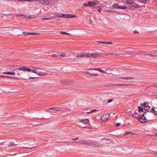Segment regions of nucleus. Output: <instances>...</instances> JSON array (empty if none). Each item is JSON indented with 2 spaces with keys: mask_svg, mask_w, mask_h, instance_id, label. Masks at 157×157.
Listing matches in <instances>:
<instances>
[{
  "mask_svg": "<svg viewBox=\"0 0 157 157\" xmlns=\"http://www.w3.org/2000/svg\"><path fill=\"white\" fill-rule=\"evenodd\" d=\"M90 56H89V57H92L93 58H97L98 57L101 56V55H108V54H107L106 53H99L98 54H95L94 53H92L90 54ZM109 55H110L111 56H116V55H121V54H117V53H110L109 54Z\"/></svg>",
  "mask_w": 157,
  "mask_h": 157,
  "instance_id": "obj_1",
  "label": "nucleus"
},
{
  "mask_svg": "<svg viewBox=\"0 0 157 157\" xmlns=\"http://www.w3.org/2000/svg\"><path fill=\"white\" fill-rule=\"evenodd\" d=\"M33 1L39 2L41 4L46 5L49 4L51 2L49 0H29V2H31Z\"/></svg>",
  "mask_w": 157,
  "mask_h": 157,
  "instance_id": "obj_2",
  "label": "nucleus"
},
{
  "mask_svg": "<svg viewBox=\"0 0 157 157\" xmlns=\"http://www.w3.org/2000/svg\"><path fill=\"white\" fill-rule=\"evenodd\" d=\"M146 112H144L140 118H139V121L140 123H144L147 122V121H146V117L144 116V115H146Z\"/></svg>",
  "mask_w": 157,
  "mask_h": 157,
  "instance_id": "obj_3",
  "label": "nucleus"
},
{
  "mask_svg": "<svg viewBox=\"0 0 157 157\" xmlns=\"http://www.w3.org/2000/svg\"><path fill=\"white\" fill-rule=\"evenodd\" d=\"M109 117V114H104L101 116V120L103 121H107Z\"/></svg>",
  "mask_w": 157,
  "mask_h": 157,
  "instance_id": "obj_4",
  "label": "nucleus"
},
{
  "mask_svg": "<svg viewBox=\"0 0 157 157\" xmlns=\"http://www.w3.org/2000/svg\"><path fill=\"white\" fill-rule=\"evenodd\" d=\"M98 1H95L94 2H90L87 3H85L84 4V5L85 6H93L96 5L98 3Z\"/></svg>",
  "mask_w": 157,
  "mask_h": 157,
  "instance_id": "obj_5",
  "label": "nucleus"
},
{
  "mask_svg": "<svg viewBox=\"0 0 157 157\" xmlns=\"http://www.w3.org/2000/svg\"><path fill=\"white\" fill-rule=\"evenodd\" d=\"M112 86H134L135 85L128 84H113Z\"/></svg>",
  "mask_w": 157,
  "mask_h": 157,
  "instance_id": "obj_6",
  "label": "nucleus"
},
{
  "mask_svg": "<svg viewBox=\"0 0 157 157\" xmlns=\"http://www.w3.org/2000/svg\"><path fill=\"white\" fill-rule=\"evenodd\" d=\"M18 144H14V143L13 142H11L10 144L9 145V146L11 147H16L17 145Z\"/></svg>",
  "mask_w": 157,
  "mask_h": 157,
  "instance_id": "obj_7",
  "label": "nucleus"
},
{
  "mask_svg": "<svg viewBox=\"0 0 157 157\" xmlns=\"http://www.w3.org/2000/svg\"><path fill=\"white\" fill-rule=\"evenodd\" d=\"M81 121L84 123L88 124L89 125H90L89 121L88 119H85L84 120H81Z\"/></svg>",
  "mask_w": 157,
  "mask_h": 157,
  "instance_id": "obj_8",
  "label": "nucleus"
},
{
  "mask_svg": "<svg viewBox=\"0 0 157 157\" xmlns=\"http://www.w3.org/2000/svg\"><path fill=\"white\" fill-rule=\"evenodd\" d=\"M132 117L136 118H139L140 115L138 114H136V112H135L133 115H132Z\"/></svg>",
  "mask_w": 157,
  "mask_h": 157,
  "instance_id": "obj_9",
  "label": "nucleus"
},
{
  "mask_svg": "<svg viewBox=\"0 0 157 157\" xmlns=\"http://www.w3.org/2000/svg\"><path fill=\"white\" fill-rule=\"evenodd\" d=\"M79 143L80 144H86V145H90V143L89 142H87V141H86V142L83 141V142H82V141H81V142H79Z\"/></svg>",
  "mask_w": 157,
  "mask_h": 157,
  "instance_id": "obj_10",
  "label": "nucleus"
},
{
  "mask_svg": "<svg viewBox=\"0 0 157 157\" xmlns=\"http://www.w3.org/2000/svg\"><path fill=\"white\" fill-rule=\"evenodd\" d=\"M61 82L63 85H65L68 84V82H67L64 80H61Z\"/></svg>",
  "mask_w": 157,
  "mask_h": 157,
  "instance_id": "obj_11",
  "label": "nucleus"
},
{
  "mask_svg": "<svg viewBox=\"0 0 157 157\" xmlns=\"http://www.w3.org/2000/svg\"><path fill=\"white\" fill-rule=\"evenodd\" d=\"M147 0H138V1L140 3H143L144 4H146L147 3Z\"/></svg>",
  "mask_w": 157,
  "mask_h": 157,
  "instance_id": "obj_12",
  "label": "nucleus"
},
{
  "mask_svg": "<svg viewBox=\"0 0 157 157\" xmlns=\"http://www.w3.org/2000/svg\"><path fill=\"white\" fill-rule=\"evenodd\" d=\"M155 53H153L152 52H151V53L149 52V54H148V56H155Z\"/></svg>",
  "mask_w": 157,
  "mask_h": 157,
  "instance_id": "obj_13",
  "label": "nucleus"
},
{
  "mask_svg": "<svg viewBox=\"0 0 157 157\" xmlns=\"http://www.w3.org/2000/svg\"><path fill=\"white\" fill-rule=\"evenodd\" d=\"M147 104V103L146 102H144V103L142 104H141V105L142 106H144V107H145L144 108V109L145 110H146V111H147V109H146V107L147 106H146V104Z\"/></svg>",
  "mask_w": 157,
  "mask_h": 157,
  "instance_id": "obj_14",
  "label": "nucleus"
},
{
  "mask_svg": "<svg viewBox=\"0 0 157 157\" xmlns=\"http://www.w3.org/2000/svg\"><path fill=\"white\" fill-rule=\"evenodd\" d=\"M134 4L132 6H134L135 8H140V6L138 4L134 3Z\"/></svg>",
  "mask_w": 157,
  "mask_h": 157,
  "instance_id": "obj_15",
  "label": "nucleus"
},
{
  "mask_svg": "<svg viewBox=\"0 0 157 157\" xmlns=\"http://www.w3.org/2000/svg\"><path fill=\"white\" fill-rule=\"evenodd\" d=\"M119 6L117 4H115L113 5V7L114 8H119Z\"/></svg>",
  "mask_w": 157,
  "mask_h": 157,
  "instance_id": "obj_16",
  "label": "nucleus"
},
{
  "mask_svg": "<svg viewBox=\"0 0 157 157\" xmlns=\"http://www.w3.org/2000/svg\"><path fill=\"white\" fill-rule=\"evenodd\" d=\"M82 56H84V57H89V56H90V53L88 52L87 53H84V54H82Z\"/></svg>",
  "mask_w": 157,
  "mask_h": 157,
  "instance_id": "obj_17",
  "label": "nucleus"
},
{
  "mask_svg": "<svg viewBox=\"0 0 157 157\" xmlns=\"http://www.w3.org/2000/svg\"><path fill=\"white\" fill-rule=\"evenodd\" d=\"M120 78H123L125 79H133L134 78L131 77H120Z\"/></svg>",
  "mask_w": 157,
  "mask_h": 157,
  "instance_id": "obj_18",
  "label": "nucleus"
},
{
  "mask_svg": "<svg viewBox=\"0 0 157 157\" xmlns=\"http://www.w3.org/2000/svg\"><path fill=\"white\" fill-rule=\"evenodd\" d=\"M119 9H121L124 10H127V7L124 6H120L119 7Z\"/></svg>",
  "mask_w": 157,
  "mask_h": 157,
  "instance_id": "obj_19",
  "label": "nucleus"
},
{
  "mask_svg": "<svg viewBox=\"0 0 157 157\" xmlns=\"http://www.w3.org/2000/svg\"><path fill=\"white\" fill-rule=\"evenodd\" d=\"M60 33L61 34H67V35H70V34L68 33H66V32H63V31H61L60 32Z\"/></svg>",
  "mask_w": 157,
  "mask_h": 157,
  "instance_id": "obj_20",
  "label": "nucleus"
},
{
  "mask_svg": "<svg viewBox=\"0 0 157 157\" xmlns=\"http://www.w3.org/2000/svg\"><path fill=\"white\" fill-rule=\"evenodd\" d=\"M138 111L139 112H144L143 111V109L141 108V107H140V106H138Z\"/></svg>",
  "mask_w": 157,
  "mask_h": 157,
  "instance_id": "obj_21",
  "label": "nucleus"
},
{
  "mask_svg": "<svg viewBox=\"0 0 157 157\" xmlns=\"http://www.w3.org/2000/svg\"><path fill=\"white\" fill-rule=\"evenodd\" d=\"M90 75L92 76H96L98 75V74H95L93 72H90Z\"/></svg>",
  "mask_w": 157,
  "mask_h": 157,
  "instance_id": "obj_22",
  "label": "nucleus"
},
{
  "mask_svg": "<svg viewBox=\"0 0 157 157\" xmlns=\"http://www.w3.org/2000/svg\"><path fill=\"white\" fill-rule=\"evenodd\" d=\"M22 34H24L23 36L31 35V33L30 32H23Z\"/></svg>",
  "mask_w": 157,
  "mask_h": 157,
  "instance_id": "obj_23",
  "label": "nucleus"
},
{
  "mask_svg": "<svg viewBox=\"0 0 157 157\" xmlns=\"http://www.w3.org/2000/svg\"><path fill=\"white\" fill-rule=\"evenodd\" d=\"M36 147H36H20V148H30V149H32L33 148H35Z\"/></svg>",
  "mask_w": 157,
  "mask_h": 157,
  "instance_id": "obj_24",
  "label": "nucleus"
},
{
  "mask_svg": "<svg viewBox=\"0 0 157 157\" xmlns=\"http://www.w3.org/2000/svg\"><path fill=\"white\" fill-rule=\"evenodd\" d=\"M133 3H134V2L132 0H128V4H133Z\"/></svg>",
  "mask_w": 157,
  "mask_h": 157,
  "instance_id": "obj_25",
  "label": "nucleus"
},
{
  "mask_svg": "<svg viewBox=\"0 0 157 157\" xmlns=\"http://www.w3.org/2000/svg\"><path fill=\"white\" fill-rule=\"evenodd\" d=\"M134 133L131 131H129L126 133V135H128V134H133Z\"/></svg>",
  "mask_w": 157,
  "mask_h": 157,
  "instance_id": "obj_26",
  "label": "nucleus"
},
{
  "mask_svg": "<svg viewBox=\"0 0 157 157\" xmlns=\"http://www.w3.org/2000/svg\"><path fill=\"white\" fill-rule=\"evenodd\" d=\"M52 18H53V17H47V18H41V19L42 20H49V19H52Z\"/></svg>",
  "mask_w": 157,
  "mask_h": 157,
  "instance_id": "obj_27",
  "label": "nucleus"
},
{
  "mask_svg": "<svg viewBox=\"0 0 157 157\" xmlns=\"http://www.w3.org/2000/svg\"><path fill=\"white\" fill-rule=\"evenodd\" d=\"M42 76H46L48 75L49 74L48 73L43 72L42 74Z\"/></svg>",
  "mask_w": 157,
  "mask_h": 157,
  "instance_id": "obj_28",
  "label": "nucleus"
},
{
  "mask_svg": "<svg viewBox=\"0 0 157 157\" xmlns=\"http://www.w3.org/2000/svg\"><path fill=\"white\" fill-rule=\"evenodd\" d=\"M105 44H113V43L111 42H107L105 41Z\"/></svg>",
  "mask_w": 157,
  "mask_h": 157,
  "instance_id": "obj_29",
  "label": "nucleus"
},
{
  "mask_svg": "<svg viewBox=\"0 0 157 157\" xmlns=\"http://www.w3.org/2000/svg\"><path fill=\"white\" fill-rule=\"evenodd\" d=\"M140 53L139 52H134L133 54V55L136 56V55L139 54Z\"/></svg>",
  "mask_w": 157,
  "mask_h": 157,
  "instance_id": "obj_30",
  "label": "nucleus"
},
{
  "mask_svg": "<svg viewBox=\"0 0 157 157\" xmlns=\"http://www.w3.org/2000/svg\"><path fill=\"white\" fill-rule=\"evenodd\" d=\"M2 78H12V79L13 77H10V76H2Z\"/></svg>",
  "mask_w": 157,
  "mask_h": 157,
  "instance_id": "obj_31",
  "label": "nucleus"
},
{
  "mask_svg": "<svg viewBox=\"0 0 157 157\" xmlns=\"http://www.w3.org/2000/svg\"><path fill=\"white\" fill-rule=\"evenodd\" d=\"M76 17V16L75 15H69V18H74V17Z\"/></svg>",
  "mask_w": 157,
  "mask_h": 157,
  "instance_id": "obj_32",
  "label": "nucleus"
},
{
  "mask_svg": "<svg viewBox=\"0 0 157 157\" xmlns=\"http://www.w3.org/2000/svg\"><path fill=\"white\" fill-rule=\"evenodd\" d=\"M153 93L152 92H149L148 93V95L153 96Z\"/></svg>",
  "mask_w": 157,
  "mask_h": 157,
  "instance_id": "obj_33",
  "label": "nucleus"
},
{
  "mask_svg": "<svg viewBox=\"0 0 157 157\" xmlns=\"http://www.w3.org/2000/svg\"><path fill=\"white\" fill-rule=\"evenodd\" d=\"M58 56H59V55H57L54 54H53L52 55V56L53 57H58Z\"/></svg>",
  "mask_w": 157,
  "mask_h": 157,
  "instance_id": "obj_34",
  "label": "nucleus"
},
{
  "mask_svg": "<svg viewBox=\"0 0 157 157\" xmlns=\"http://www.w3.org/2000/svg\"><path fill=\"white\" fill-rule=\"evenodd\" d=\"M133 33L134 34H138L139 33V32L137 30H135L133 31Z\"/></svg>",
  "mask_w": 157,
  "mask_h": 157,
  "instance_id": "obj_35",
  "label": "nucleus"
},
{
  "mask_svg": "<svg viewBox=\"0 0 157 157\" xmlns=\"http://www.w3.org/2000/svg\"><path fill=\"white\" fill-rule=\"evenodd\" d=\"M76 57H77V58H78V57H83V56H82V54H79V55H77L76 56Z\"/></svg>",
  "mask_w": 157,
  "mask_h": 157,
  "instance_id": "obj_36",
  "label": "nucleus"
},
{
  "mask_svg": "<svg viewBox=\"0 0 157 157\" xmlns=\"http://www.w3.org/2000/svg\"><path fill=\"white\" fill-rule=\"evenodd\" d=\"M60 56H63V57H65L66 56V55L64 53H62L60 55Z\"/></svg>",
  "mask_w": 157,
  "mask_h": 157,
  "instance_id": "obj_37",
  "label": "nucleus"
},
{
  "mask_svg": "<svg viewBox=\"0 0 157 157\" xmlns=\"http://www.w3.org/2000/svg\"><path fill=\"white\" fill-rule=\"evenodd\" d=\"M27 68L25 67H23V71H26Z\"/></svg>",
  "mask_w": 157,
  "mask_h": 157,
  "instance_id": "obj_38",
  "label": "nucleus"
},
{
  "mask_svg": "<svg viewBox=\"0 0 157 157\" xmlns=\"http://www.w3.org/2000/svg\"><path fill=\"white\" fill-rule=\"evenodd\" d=\"M122 2L124 3H125L126 4H128V0H122Z\"/></svg>",
  "mask_w": 157,
  "mask_h": 157,
  "instance_id": "obj_39",
  "label": "nucleus"
},
{
  "mask_svg": "<svg viewBox=\"0 0 157 157\" xmlns=\"http://www.w3.org/2000/svg\"><path fill=\"white\" fill-rule=\"evenodd\" d=\"M42 72H40L39 73H37V75H38L40 76H42Z\"/></svg>",
  "mask_w": 157,
  "mask_h": 157,
  "instance_id": "obj_40",
  "label": "nucleus"
},
{
  "mask_svg": "<svg viewBox=\"0 0 157 157\" xmlns=\"http://www.w3.org/2000/svg\"><path fill=\"white\" fill-rule=\"evenodd\" d=\"M31 71L35 73H36L37 74V72H36V71L35 70H31Z\"/></svg>",
  "mask_w": 157,
  "mask_h": 157,
  "instance_id": "obj_41",
  "label": "nucleus"
},
{
  "mask_svg": "<svg viewBox=\"0 0 157 157\" xmlns=\"http://www.w3.org/2000/svg\"><path fill=\"white\" fill-rule=\"evenodd\" d=\"M31 35L34 34V35H37L39 34V33H31Z\"/></svg>",
  "mask_w": 157,
  "mask_h": 157,
  "instance_id": "obj_42",
  "label": "nucleus"
},
{
  "mask_svg": "<svg viewBox=\"0 0 157 157\" xmlns=\"http://www.w3.org/2000/svg\"><path fill=\"white\" fill-rule=\"evenodd\" d=\"M31 70H32L30 68H27L26 71L28 72H30L31 71Z\"/></svg>",
  "mask_w": 157,
  "mask_h": 157,
  "instance_id": "obj_43",
  "label": "nucleus"
},
{
  "mask_svg": "<svg viewBox=\"0 0 157 157\" xmlns=\"http://www.w3.org/2000/svg\"><path fill=\"white\" fill-rule=\"evenodd\" d=\"M61 14L62 13H58L57 14V16L58 17H62V15H61Z\"/></svg>",
  "mask_w": 157,
  "mask_h": 157,
  "instance_id": "obj_44",
  "label": "nucleus"
},
{
  "mask_svg": "<svg viewBox=\"0 0 157 157\" xmlns=\"http://www.w3.org/2000/svg\"><path fill=\"white\" fill-rule=\"evenodd\" d=\"M113 100L112 99H110L108 100L107 102L108 103H109L113 101Z\"/></svg>",
  "mask_w": 157,
  "mask_h": 157,
  "instance_id": "obj_45",
  "label": "nucleus"
},
{
  "mask_svg": "<svg viewBox=\"0 0 157 157\" xmlns=\"http://www.w3.org/2000/svg\"><path fill=\"white\" fill-rule=\"evenodd\" d=\"M64 111V109H63L62 108H60V110H59L60 112H62Z\"/></svg>",
  "mask_w": 157,
  "mask_h": 157,
  "instance_id": "obj_46",
  "label": "nucleus"
},
{
  "mask_svg": "<svg viewBox=\"0 0 157 157\" xmlns=\"http://www.w3.org/2000/svg\"><path fill=\"white\" fill-rule=\"evenodd\" d=\"M66 14H61L62 15V17H63V18H66Z\"/></svg>",
  "mask_w": 157,
  "mask_h": 157,
  "instance_id": "obj_47",
  "label": "nucleus"
},
{
  "mask_svg": "<svg viewBox=\"0 0 157 157\" xmlns=\"http://www.w3.org/2000/svg\"><path fill=\"white\" fill-rule=\"evenodd\" d=\"M35 17H33L32 16H29L28 17V18H30V19H32V18H34Z\"/></svg>",
  "mask_w": 157,
  "mask_h": 157,
  "instance_id": "obj_48",
  "label": "nucleus"
},
{
  "mask_svg": "<svg viewBox=\"0 0 157 157\" xmlns=\"http://www.w3.org/2000/svg\"><path fill=\"white\" fill-rule=\"evenodd\" d=\"M134 52H133L132 51H131L129 52V54H130V55H133V54H134Z\"/></svg>",
  "mask_w": 157,
  "mask_h": 157,
  "instance_id": "obj_49",
  "label": "nucleus"
},
{
  "mask_svg": "<svg viewBox=\"0 0 157 157\" xmlns=\"http://www.w3.org/2000/svg\"><path fill=\"white\" fill-rule=\"evenodd\" d=\"M59 110H60V108H59V107H57V108H56L55 109V110H54V111H59Z\"/></svg>",
  "mask_w": 157,
  "mask_h": 157,
  "instance_id": "obj_50",
  "label": "nucleus"
},
{
  "mask_svg": "<svg viewBox=\"0 0 157 157\" xmlns=\"http://www.w3.org/2000/svg\"><path fill=\"white\" fill-rule=\"evenodd\" d=\"M153 96H156L157 97V93H153Z\"/></svg>",
  "mask_w": 157,
  "mask_h": 157,
  "instance_id": "obj_51",
  "label": "nucleus"
},
{
  "mask_svg": "<svg viewBox=\"0 0 157 157\" xmlns=\"http://www.w3.org/2000/svg\"><path fill=\"white\" fill-rule=\"evenodd\" d=\"M15 73L13 72V71H12V72H10V75H15Z\"/></svg>",
  "mask_w": 157,
  "mask_h": 157,
  "instance_id": "obj_52",
  "label": "nucleus"
},
{
  "mask_svg": "<svg viewBox=\"0 0 157 157\" xmlns=\"http://www.w3.org/2000/svg\"><path fill=\"white\" fill-rule=\"evenodd\" d=\"M94 70L96 71H99L100 72V71L101 70V69L100 68H98V69H95Z\"/></svg>",
  "mask_w": 157,
  "mask_h": 157,
  "instance_id": "obj_53",
  "label": "nucleus"
},
{
  "mask_svg": "<svg viewBox=\"0 0 157 157\" xmlns=\"http://www.w3.org/2000/svg\"><path fill=\"white\" fill-rule=\"evenodd\" d=\"M78 137H77V138H73V139H72V140H78Z\"/></svg>",
  "mask_w": 157,
  "mask_h": 157,
  "instance_id": "obj_54",
  "label": "nucleus"
},
{
  "mask_svg": "<svg viewBox=\"0 0 157 157\" xmlns=\"http://www.w3.org/2000/svg\"><path fill=\"white\" fill-rule=\"evenodd\" d=\"M12 79H17V80H19V78L17 77H13Z\"/></svg>",
  "mask_w": 157,
  "mask_h": 157,
  "instance_id": "obj_55",
  "label": "nucleus"
},
{
  "mask_svg": "<svg viewBox=\"0 0 157 157\" xmlns=\"http://www.w3.org/2000/svg\"><path fill=\"white\" fill-rule=\"evenodd\" d=\"M120 125H121V124L119 123H116V126H120Z\"/></svg>",
  "mask_w": 157,
  "mask_h": 157,
  "instance_id": "obj_56",
  "label": "nucleus"
},
{
  "mask_svg": "<svg viewBox=\"0 0 157 157\" xmlns=\"http://www.w3.org/2000/svg\"><path fill=\"white\" fill-rule=\"evenodd\" d=\"M100 72L103 73H104L107 74V73L105 71H104L103 70H101Z\"/></svg>",
  "mask_w": 157,
  "mask_h": 157,
  "instance_id": "obj_57",
  "label": "nucleus"
},
{
  "mask_svg": "<svg viewBox=\"0 0 157 157\" xmlns=\"http://www.w3.org/2000/svg\"><path fill=\"white\" fill-rule=\"evenodd\" d=\"M150 111L151 112H152L153 111H154V112L155 111V109L154 108H152L150 110Z\"/></svg>",
  "mask_w": 157,
  "mask_h": 157,
  "instance_id": "obj_58",
  "label": "nucleus"
},
{
  "mask_svg": "<svg viewBox=\"0 0 157 157\" xmlns=\"http://www.w3.org/2000/svg\"><path fill=\"white\" fill-rule=\"evenodd\" d=\"M35 78H36V77H29V79H35Z\"/></svg>",
  "mask_w": 157,
  "mask_h": 157,
  "instance_id": "obj_59",
  "label": "nucleus"
},
{
  "mask_svg": "<svg viewBox=\"0 0 157 157\" xmlns=\"http://www.w3.org/2000/svg\"><path fill=\"white\" fill-rule=\"evenodd\" d=\"M65 15H66V17H65L66 18H69V15L66 14Z\"/></svg>",
  "mask_w": 157,
  "mask_h": 157,
  "instance_id": "obj_60",
  "label": "nucleus"
},
{
  "mask_svg": "<svg viewBox=\"0 0 157 157\" xmlns=\"http://www.w3.org/2000/svg\"><path fill=\"white\" fill-rule=\"evenodd\" d=\"M55 109H55L54 108L52 107V108H49L48 109H54V110H55Z\"/></svg>",
  "mask_w": 157,
  "mask_h": 157,
  "instance_id": "obj_61",
  "label": "nucleus"
},
{
  "mask_svg": "<svg viewBox=\"0 0 157 157\" xmlns=\"http://www.w3.org/2000/svg\"><path fill=\"white\" fill-rule=\"evenodd\" d=\"M154 114L155 116H157V111H155L154 112Z\"/></svg>",
  "mask_w": 157,
  "mask_h": 157,
  "instance_id": "obj_62",
  "label": "nucleus"
},
{
  "mask_svg": "<svg viewBox=\"0 0 157 157\" xmlns=\"http://www.w3.org/2000/svg\"><path fill=\"white\" fill-rule=\"evenodd\" d=\"M18 69L20 71H23V67L22 68H19Z\"/></svg>",
  "mask_w": 157,
  "mask_h": 157,
  "instance_id": "obj_63",
  "label": "nucleus"
},
{
  "mask_svg": "<svg viewBox=\"0 0 157 157\" xmlns=\"http://www.w3.org/2000/svg\"><path fill=\"white\" fill-rule=\"evenodd\" d=\"M96 111V109H93V110H92L91 111V113L92 112H94V111Z\"/></svg>",
  "mask_w": 157,
  "mask_h": 157,
  "instance_id": "obj_64",
  "label": "nucleus"
}]
</instances>
